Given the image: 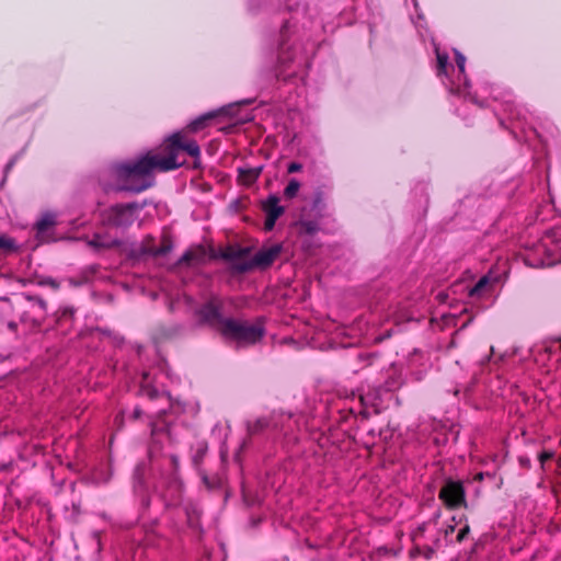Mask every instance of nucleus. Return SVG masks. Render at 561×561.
<instances>
[{"label": "nucleus", "mask_w": 561, "mask_h": 561, "mask_svg": "<svg viewBox=\"0 0 561 561\" xmlns=\"http://www.w3.org/2000/svg\"><path fill=\"white\" fill-rule=\"evenodd\" d=\"M181 151L198 159L201 149L193 139H186L182 133H174L167 138L163 146V154L148 151L137 160L119 163L113 168L116 181L121 184L119 191L139 193L153 184V172H167L175 170L184 164L179 160Z\"/></svg>", "instance_id": "1"}, {"label": "nucleus", "mask_w": 561, "mask_h": 561, "mask_svg": "<svg viewBox=\"0 0 561 561\" xmlns=\"http://www.w3.org/2000/svg\"><path fill=\"white\" fill-rule=\"evenodd\" d=\"M221 334L226 339L237 342L239 345H249L256 343L263 337L264 329L260 324H250L228 318L227 321L224 322Z\"/></svg>", "instance_id": "2"}, {"label": "nucleus", "mask_w": 561, "mask_h": 561, "mask_svg": "<svg viewBox=\"0 0 561 561\" xmlns=\"http://www.w3.org/2000/svg\"><path fill=\"white\" fill-rule=\"evenodd\" d=\"M142 208L137 203L114 205L102 213V221L115 228H126L138 219V213Z\"/></svg>", "instance_id": "3"}, {"label": "nucleus", "mask_w": 561, "mask_h": 561, "mask_svg": "<svg viewBox=\"0 0 561 561\" xmlns=\"http://www.w3.org/2000/svg\"><path fill=\"white\" fill-rule=\"evenodd\" d=\"M282 251L280 244H273L268 248H263L254 254L251 260L241 261L238 260L233 263V268L239 273H245L256 267L265 268L270 266Z\"/></svg>", "instance_id": "4"}, {"label": "nucleus", "mask_w": 561, "mask_h": 561, "mask_svg": "<svg viewBox=\"0 0 561 561\" xmlns=\"http://www.w3.org/2000/svg\"><path fill=\"white\" fill-rule=\"evenodd\" d=\"M438 497L448 508L467 507L465 488L459 481H447L440 489Z\"/></svg>", "instance_id": "5"}, {"label": "nucleus", "mask_w": 561, "mask_h": 561, "mask_svg": "<svg viewBox=\"0 0 561 561\" xmlns=\"http://www.w3.org/2000/svg\"><path fill=\"white\" fill-rule=\"evenodd\" d=\"M199 319L203 323L209 324L211 327L218 328L220 331L224 328V322L227 321L228 318H222L220 314V304L218 300L213 299L206 305H204L198 310Z\"/></svg>", "instance_id": "6"}, {"label": "nucleus", "mask_w": 561, "mask_h": 561, "mask_svg": "<svg viewBox=\"0 0 561 561\" xmlns=\"http://www.w3.org/2000/svg\"><path fill=\"white\" fill-rule=\"evenodd\" d=\"M262 209L266 215V219L264 222V228L267 231H271L276 220L284 214L285 209L279 205V197L276 195H270L263 203Z\"/></svg>", "instance_id": "7"}, {"label": "nucleus", "mask_w": 561, "mask_h": 561, "mask_svg": "<svg viewBox=\"0 0 561 561\" xmlns=\"http://www.w3.org/2000/svg\"><path fill=\"white\" fill-rule=\"evenodd\" d=\"M193 450V462L199 466L208 451V444L205 440H199L195 444Z\"/></svg>", "instance_id": "8"}, {"label": "nucleus", "mask_w": 561, "mask_h": 561, "mask_svg": "<svg viewBox=\"0 0 561 561\" xmlns=\"http://www.w3.org/2000/svg\"><path fill=\"white\" fill-rule=\"evenodd\" d=\"M117 244V241L114 239L105 238L100 234H95L90 241L89 245L95 249H107Z\"/></svg>", "instance_id": "9"}, {"label": "nucleus", "mask_w": 561, "mask_h": 561, "mask_svg": "<svg viewBox=\"0 0 561 561\" xmlns=\"http://www.w3.org/2000/svg\"><path fill=\"white\" fill-rule=\"evenodd\" d=\"M55 225H56V216L51 213H46L37 221L36 227L39 232H45L50 227H53Z\"/></svg>", "instance_id": "10"}, {"label": "nucleus", "mask_w": 561, "mask_h": 561, "mask_svg": "<svg viewBox=\"0 0 561 561\" xmlns=\"http://www.w3.org/2000/svg\"><path fill=\"white\" fill-rule=\"evenodd\" d=\"M436 59H437V76H446L447 68L449 65V57L446 53H442L436 50Z\"/></svg>", "instance_id": "11"}, {"label": "nucleus", "mask_w": 561, "mask_h": 561, "mask_svg": "<svg viewBox=\"0 0 561 561\" xmlns=\"http://www.w3.org/2000/svg\"><path fill=\"white\" fill-rule=\"evenodd\" d=\"M214 117V114L209 113V114H205V115H202L201 117L194 119L193 122H191L188 125H187V129L190 131H193V133H196L201 129H203L206 125V122L210 118Z\"/></svg>", "instance_id": "12"}, {"label": "nucleus", "mask_w": 561, "mask_h": 561, "mask_svg": "<svg viewBox=\"0 0 561 561\" xmlns=\"http://www.w3.org/2000/svg\"><path fill=\"white\" fill-rule=\"evenodd\" d=\"M490 279L488 276H482L477 284L469 290L470 297H478L482 294L484 288L489 285Z\"/></svg>", "instance_id": "13"}, {"label": "nucleus", "mask_w": 561, "mask_h": 561, "mask_svg": "<svg viewBox=\"0 0 561 561\" xmlns=\"http://www.w3.org/2000/svg\"><path fill=\"white\" fill-rule=\"evenodd\" d=\"M300 188V183L296 179H291L284 190V196L286 198H294Z\"/></svg>", "instance_id": "14"}, {"label": "nucleus", "mask_w": 561, "mask_h": 561, "mask_svg": "<svg viewBox=\"0 0 561 561\" xmlns=\"http://www.w3.org/2000/svg\"><path fill=\"white\" fill-rule=\"evenodd\" d=\"M16 248L15 241L12 238L0 234V250L14 251Z\"/></svg>", "instance_id": "15"}, {"label": "nucleus", "mask_w": 561, "mask_h": 561, "mask_svg": "<svg viewBox=\"0 0 561 561\" xmlns=\"http://www.w3.org/2000/svg\"><path fill=\"white\" fill-rule=\"evenodd\" d=\"M456 64H457L460 75L463 77L465 85H468L466 75H465L466 57L458 51L456 53Z\"/></svg>", "instance_id": "16"}, {"label": "nucleus", "mask_w": 561, "mask_h": 561, "mask_svg": "<svg viewBox=\"0 0 561 561\" xmlns=\"http://www.w3.org/2000/svg\"><path fill=\"white\" fill-rule=\"evenodd\" d=\"M12 306L5 301L1 307H0V319L1 320H7L11 313H12Z\"/></svg>", "instance_id": "17"}, {"label": "nucleus", "mask_w": 561, "mask_h": 561, "mask_svg": "<svg viewBox=\"0 0 561 561\" xmlns=\"http://www.w3.org/2000/svg\"><path fill=\"white\" fill-rule=\"evenodd\" d=\"M301 226L304 227V229L308 232V233H313L317 231L318 227H317V224L312 222V221H302L301 222Z\"/></svg>", "instance_id": "18"}, {"label": "nucleus", "mask_w": 561, "mask_h": 561, "mask_svg": "<svg viewBox=\"0 0 561 561\" xmlns=\"http://www.w3.org/2000/svg\"><path fill=\"white\" fill-rule=\"evenodd\" d=\"M470 533V527L468 524H466L458 533L457 535V541L461 542L467 535Z\"/></svg>", "instance_id": "19"}, {"label": "nucleus", "mask_w": 561, "mask_h": 561, "mask_svg": "<svg viewBox=\"0 0 561 561\" xmlns=\"http://www.w3.org/2000/svg\"><path fill=\"white\" fill-rule=\"evenodd\" d=\"M553 455H554L553 451L545 450L539 455V460L541 463H545L546 461L551 459L553 457Z\"/></svg>", "instance_id": "20"}, {"label": "nucleus", "mask_w": 561, "mask_h": 561, "mask_svg": "<svg viewBox=\"0 0 561 561\" xmlns=\"http://www.w3.org/2000/svg\"><path fill=\"white\" fill-rule=\"evenodd\" d=\"M301 169H302V165L300 163L291 162L288 165L287 171H288V173H295V172H299Z\"/></svg>", "instance_id": "21"}, {"label": "nucleus", "mask_w": 561, "mask_h": 561, "mask_svg": "<svg viewBox=\"0 0 561 561\" xmlns=\"http://www.w3.org/2000/svg\"><path fill=\"white\" fill-rule=\"evenodd\" d=\"M171 244H167V245H162L160 248H158L156 251H154V254L156 255H164L167 254L169 251H171Z\"/></svg>", "instance_id": "22"}, {"label": "nucleus", "mask_w": 561, "mask_h": 561, "mask_svg": "<svg viewBox=\"0 0 561 561\" xmlns=\"http://www.w3.org/2000/svg\"><path fill=\"white\" fill-rule=\"evenodd\" d=\"M455 530V526L454 525H449L447 526V528L445 529V536H449L450 534H453Z\"/></svg>", "instance_id": "23"}, {"label": "nucleus", "mask_w": 561, "mask_h": 561, "mask_svg": "<svg viewBox=\"0 0 561 561\" xmlns=\"http://www.w3.org/2000/svg\"><path fill=\"white\" fill-rule=\"evenodd\" d=\"M7 324H8V328L12 331H14L16 329V323L13 320H8Z\"/></svg>", "instance_id": "24"}, {"label": "nucleus", "mask_w": 561, "mask_h": 561, "mask_svg": "<svg viewBox=\"0 0 561 561\" xmlns=\"http://www.w3.org/2000/svg\"><path fill=\"white\" fill-rule=\"evenodd\" d=\"M188 259H190V254H188V253H185V254L181 257L180 262L187 261Z\"/></svg>", "instance_id": "25"}, {"label": "nucleus", "mask_w": 561, "mask_h": 561, "mask_svg": "<svg viewBox=\"0 0 561 561\" xmlns=\"http://www.w3.org/2000/svg\"><path fill=\"white\" fill-rule=\"evenodd\" d=\"M320 202H321V196H320V194H319V195L317 196V198H316V204H318V203H320Z\"/></svg>", "instance_id": "26"}, {"label": "nucleus", "mask_w": 561, "mask_h": 561, "mask_svg": "<svg viewBox=\"0 0 561 561\" xmlns=\"http://www.w3.org/2000/svg\"><path fill=\"white\" fill-rule=\"evenodd\" d=\"M173 462L176 463L178 462V458L176 457H173Z\"/></svg>", "instance_id": "27"}]
</instances>
